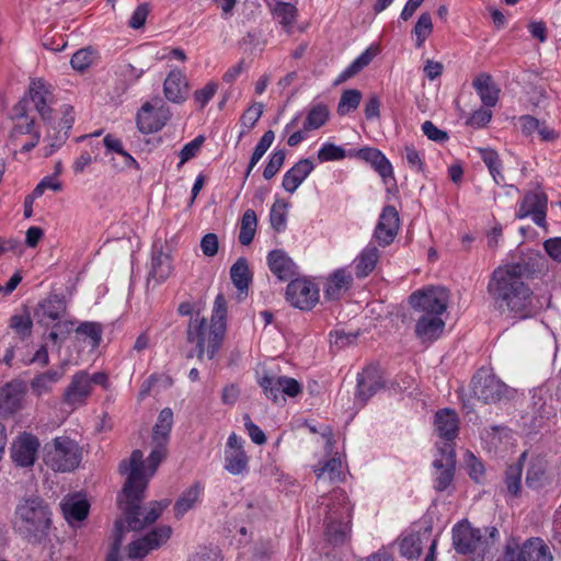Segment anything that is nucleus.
Returning <instances> with one entry per match:
<instances>
[{"instance_id":"19","label":"nucleus","mask_w":561,"mask_h":561,"mask_svg":"<svg viewBox=\"0 0 561 561\" xmlns=\"http://www.w3.org/2000/svg\"><path fill=\"white\" fill-rule=\"evenodd\" d=\"M25 396V385L20 380H12L0 388V414H13L22 409Z\"/></svg>"},{"instance_id":"46","label":"nucleus","mask_w":561,"mask_h":561,"mask_svg":"<svg viewBox=\"0 0 561 561\" xmlns=\"http://www.w3.org/2000/svg\"><path fill=\"white\" fill-rule=\"evenodd\" d=\"M329 118V110L323 104L312 106L306 116L304 131H310L322 127Z\"/></svg>"},{"instance_id":"52","label":"nucleus","mask_w":561,"mask_h":561,"mask_svg":"<svg viewBox=\"0 0 561 561\" xmlns=\"http://www.w3.org/2000/svg\"><path fill=\"white\" fill-rule=\"evenodd\" d=\"M433 32V22L430 13L424 12L419 16V20L413 28L416 36V47H421L426 38Z\"/></svg>"},{"instance_id":"26","label":"nucleus","mask_w":561,"mask_h":561,"mask_svg":"<svg viewBox=\"0 0 561 561\" xmlns=\"http://www.w3.org/2000/svg\"><path fill=\"white\" fill-rule=\"evenodd\" d=\"M271 272L280 280H288L295 275V263L283 250H273L267 255Z\"/></svg>"},{"instance_id":"3","label":"nucleus","mask_w":561,"mask_h":561,"mask_svg":"<svg viewBox=\"0 0 561 561\" xmlns=\"http://www.w3.org/2000/svg\"><path fill=\"white\" fill-rule=\"evenodd\" d=\"M227 306L224 295H217L214 301L210 321L196 314L190 320L187 327V342L195 344L197 358L213 359L221 346L226 332Z\"/></svg>"},{"instance_id":"2","label":"nucleus","mask_w":561,"mask_h":561,"mask_svg":"<svg viewBox=\"0 0 561 561\" xmlns=\"http://www.w3.org/2000/svg\"><path fill=\"white\" fill-rule=\"evenodd\" d=\"M527 274L528 265L525 263L506 264L493 271L488 293L501 312L526 319L543 309L545 304L535 297L525 280Z\"/></svg>"},{"instance_id":"1","label":"nucleus","mask_w":561,"mask_h":561,"mask_svg":"<svg viewBox=\"0 0 561 561\" xmlns=\"http://www.w3.org/2000/svg\"><path fill=\"white\" fill-rule=\"evenodd\" d=\"M168 455V444L152 442V449L146 460L141 450H134L128 459L119 463V472L126 476L122 492L117 497L123 517L130 529L138 531L153 524L169 506V501H152L141 506L150 478Z\"/></svg>"},{"instance_id":"14","label":"nucleus","mask_w":561,"mask_h":561,"mask_svg":"<svg viewBox=\"0 0 561 561\" xmlns=\"http://www.w3.org/2000/svg\"><path fill=\"white\" fill-rule=\"evenodd\" d=\"M171 527L160 526L154 528L145 537L133 541L128 546V557L130 559H142L149 551L159 548L170 538Z\"/></svg>"},{"instance_id":"48","label":"nucleus","mask_w":561,"mask_h":561,"mask_svg":"<svg viewBox=\"0 0 561 561\" xmlns=\"http://www.w3.org/2000/svg\"><path fill=\"white\" fill-rule=\"evenodd\" d=\"M273 15L288 31L296 21L297 8L288 2H277L273 9Z\"/></svg>"},{"instance_id":"44","label":"nucleus","mask_w":561,"mask_h":561,"mask_svg":"<svg viewBox=\"0 0 561 561\" xmlns=\"http://www.w3.org/2000/svg\"><path fill=\"white\" fill-rule=\"evenodd\" d=\"M199 494L201 486L198 484H194L184 491L174 504L175 517L181 518L186 512H188L198 501Z\"/></svg>"},{"instance_id":"43","label":"nucleus","mask_w":561,"mask_h":561,"mask_svg":"<svg viewBox=\"0 0 561 561\" xmlns=\"http://www.w3.org/2000/svg\"><path fill=\"white\" fill-rule=\"evenodd\" d=\"M171 270V260L168 254H164L161 251L153 254L150 271V276L152 278L157 282H163L170 276Z\"/></svg>"},{"instance_id":"10","label":"nucleus","mask_w":561,"mask_h":561,"mask_svg":"<svg viewBox=\"0 0 561 561\" xmlns=\"http://www.w3.org/2000/svg\"><path fill=\"white\" fill-rule=\"evenodd\" d=\"M259 385L266 398L274 402L285 401L284 396L295 398L302 392V386L296 379L265 373L259 378Z\"/></svg>"},{"instance_id":"21","label":"nucleus","mask_w":561,"mask_h":561,"mask_svg":"<svg viewBox=\"0 0 561 561\" xmlns=\"http://www.w3.org/2000/svg\"><path fill=\"white\" fill-rule=\"evenodd\" d=\"M163 93L168 101L181 104L183 103L188 93V82L185 75L179 70H171L163 82Z\"/></svg>"},{"instance_id":"23","label":"nucleus","mask_w":561,"mask_h":561,"mask_svg":"<svg viewBox=\"0 0 561 561\" xmlns=\"http://www.w3.org/2000/svg\"><path fill=\"white\" fill-rule=\"evenodd\" d=\"M65 312V301L57 295H54L38 304L35 309V317L38 323L48 325L50 322L59 320Z\"/></svg>"},{"instance_id":"40","label":"nucleus","mask_w":561,"mask_h":561,"mask_svg":"<svg viewBox=\"0 0 561 561\" xmlns=\"http://www.w3.org/2000/svg\"><path fill=\"white\" fill-rule=\"evenodd\" d=\"M257 226L256 214L253 209H248L244 211L241 220H240V231H239V242L242 245H249L255 236Z\"/></svg>"},{"instance_id":"61","label":"nucleus","mask_w":561,"mask_h":561,"mask_svg":"<svg viewBox=\"0 0 561 561\" xmlns=\"http://www.w3.org/2000/svg\"><path fill=\"white\" fill-rule=\"evenodd\" d=\"M204 141L205 137L199 135L182 148V150L180 151L181 160L179 163V168L196 156Z\"/></svg>"},{"instance_id":"33","label":"nucleus","mask_w":561,"mask_h":561,"mask_svg":"<svg viewBox=\"0 0 561 561\" xmlns=\"http://www.w3.org/2000/svg\"><path fill=\"white\" fill-rule=\"evenodd\" d=\"M380 253L376 245L369 243L354 260V270L357 277L363 278L370 274L379 260Z\"/></svg>"},{"instance_id":"41","label":"nucleus","mask_w":561,"mask_h":561,"mask_svg":"<svg viewBox=\"0 0 561 561\" xmlns=\"http://www.w3.org/2000/svg\"><path fill=\"white\" fill-rule=\"evenodd\" d=\"M479 153L483 162L486 164L490 174L492 175L494 182L500 185L504 181V175L502 174V161L496 151L490 148H479Z\"/></svg>"},{"instance_id":"30","label":"nucleus","mask_w":561,"mask_h":561,"mask_svg":"<svg viewBox=\"0 0 561 561\" xmlns=\"http://www.w3.org/2000/svg\"><path fill=\"white\" fill-rule=\"evenodd\" d=\"M458 423V416L453 410L443 409L435 415L436 432L446 440H453L457 436Z\"/></svg>"},{"instance_id":"27","label":"nucleus","mask_w":561,"mask_h":561,"mask_svg":"<svg viewBox=\"0 0 561 561\" xmlns=\"http://www.w3.org/2000/svg\"><path fill=\"white\" fill-rule=\"evenodd\" d=\"M444 327L440 316L421 314L415 324V333L422 341H433L442 334Z\"/></svg>"},{"instance_id":"63","label":"nucleus","mask_w":561,"mask_h":561,"mask_svg":"<svg viewBox=\"0 0 561 561\" xmlns=\"http://www.w3.org/2000/svg\"><path fill=\"white\" fill-rule=\"evenodd\" d=\"M524 558V545L520 548L518 542L512 539L506 543L504 553L499 561H525Z\"/></svg>"},{"instance_id":"12","label":"nucleus","mask_w":561,"mask_h":561,"mask_svg":"<svg viewBox=\"0 0 561 561\" xmlns=\"http://www.w3.org/2000/svg\"><path fill=\"white\" fill-rule=\"evenodd\" d=\"M548 197L541 191H531L525 194L519 203L516 217L519 219L531 217L537 226H543L547 216Z\"/></svg>"},{"instance_id":"55","label":"nucleus","mask_w":561,"mask_h":561,"mask_svg":"<svg viewBox=\"0 0 561 561\" xmlns=\"http://www.w3.org/2000/svg\"><path fill=\"white\" fill-rule=\"evenodd\" d=\"M422 546L417 536L411 535L404 537L400 542V553L402 557L413 560L421 556Z\"/></svg>"},{"instance_id":"54","label":"nucleus","mask_w":561,"mask_h":561,"mask_svg":"<svg viewBox=\"0 0 561 561\" xmlns=\"http://www.w3.org/2000/svg\"><path fill=\"white\" fill-rule=\"evenodd\" d=\"M76 332L89 337L92 347H98L102 341L103 329L98 322H83L77 328Z\"/></svg>"},{"instance_id":"64","label":"nucleus","mask_w":561,"mask_h":561,"mask_svg":"<svg viewBox=\"0 0 561 561\" xmlns=\"http://www.w3.org/2000/svg\"><path fill=\"white\" fill-rule=\"evenodd\" d=\"M217 83L213 81L208 82L203 89L196 90L194 92V101L199 105L201 108H204L205 105L213 99L217 92Z\"/></svg>"},{"instance_id":"56","label":"nucleus","mask_w":561,"mask_h":561,"mask_svg":"<svg viewBox=\"0 0 561 561\" xmlns=\"http://www.w3.org/2000/svg\"><path fill=\"white\" fill-rule=\"evenodd\" d=\"M286 220H287V210H286V204L279 201H276L270 213V221L272 227L276 231H282L286 227Z\"/></svg>"},{"instance_id":"28","label":"nucleus","mask_w":561,"mask_h":561,"mask_svg":"<svg viewBox=\"0 0 561 561\" xmlns=\"http://www.w3.org/2000/svg\"><path fill=\"white\" fill-rule=\"evenodd\" d=\"M357 156L369 162L371 167L378 172V174L383 179L385 183H388V180H393V169L389 160L381 153L378 149L375 148H363L359 149Z\"/></svg>"},{"instance_id":"45","label":"nucleus","mask_w":561,"mask_h":561,"mask_svg":"<svg viewBox=\"0 0 561 561\" xmlns=\"http://www.w3.org/2000/svg\"><path fill=\"white\" fill-rule=\"evenodd\" d=\"M274 139H275V133L273 130L265 131L264 135L261 137V139L256 144L254 151L252 153V157L250 159L248 169L244 174V181L249 178L253 168L257 164V162L262 159V157L265 154V152L272 146Z\"/></svg>"},{"instance_id":"35","label":"nucleus","mask_w":561,"mask_h":561,"mask_svg":"<svg viewBox=\"0 0 561 561\" xmlns=\"http://www.w3.org/2000/svg\"><path fill=\"white\" fill-rule=\"evenodd\" d=\"M225 469L233 474H243L249 469V457L244 449H225Z\"/></svg>"},{"instance_id":"36","label":"nucleus","mask_w":561,"mask_h":561,"mask_svg":"<svg viewBox=\"0 0 561 561\" xmlns=\"http://www.w3.org/2000/svg\"><path fill=\"white\" fill-rule=\"evenodd\" d=\"M173 425V412L170 408L163 409L152 431V442L169 444L170 432Z\"/></svg>"},{"instance_id":"49","label":"nucleus","mask_w":561,"mask_h":561,"mask_svg":"<svg viewBox=\"0 0 561 561\" xmlns=\"http://www.w3.org/2000/svg\"><path fill=\"white\" fill-rule=\"evenodd\" d=\"M68 139L67 130H56L55 127H50L47 130V134L44 138V141L47 142L45 147H43V156L49 157L56 150H58Z\"/></svg>"},{"instance_id":"22","label":"nucleus","mask_w":561,"mask_h":561,"mask_svg":"<svg viewBox=\"0 0 561 561\" xmlns=\"http://www.w3.org/2000/svg\"><path fill=\"white\" fill-rule=\"evenodd\" d=\"M103 145L106 150V154L116 153L123 158V161L117 162L115 157L110 159V163L116 171H124L127 169H139L138 162L130 156L123 147V142L119 138L108 134L103 138Z\"/></svg>"},{"instance_id":"8","label":"nucleus","mask_w":561,"mask_h":561,"mask_svg":"<svg viewBox=\"0 0 561 561\" xmlns=\"http://www.w3.org/2000/svg\"><path fill=\"white\" fill-rule=\"evenodd\" d=\"M453 545L460 554L478 552L484 558L489 541L483 539L481 529L471 527L468 522H461L453 529Z\"/></svg>"},{"instance_id":"6","label":"nucleus","mask_w":561,"mask_h":561,"mask_svg":"<svg viewBox=\"0 0 561 561\" xmlns=\"http://www.w3.org/2000/svg\"><path fill=\"white\" fill-rule=\"evenodd\" d=\"M44 461L54 471L69 472L81 461L78 445L68 437H56L44 447Z\"/></svg>"},{"instance_id":"57","label":"nucleus","mask_w":561,"mask_h":561,"mask_svg":"<svg viewBox=\"0 0 561 561\" xmlns=\"http://www.w3.org/2000/svg\"><path fill=\"white\" fill-rule=\"evenodd\" d=\"M32 320L30 316L14 314L10 319V328L22 339H26L32 333Z\"/></svg>"},{"instance_id":"37","label":"nucleus","mask_w":561,"mask_h":561,"mask_svg":"<svg viewBox=\"0 0 561 561\" xmlns=\"http://www.w3.org/2000/svg\"><path fill=\"white\" fill-rule=\"evenodd\" d=\"M524 557L525 561H553L548 546L539 538L524 542Z\"/></svg>"},{"instance_id":"4","label":"nucleus","mask_w":561,"mask_h":561,"mask_svg":"<svg viewBox=\"0 0 561 561\" xmlns=\"http://www.w3.org/2000/svg\"><path fill=\"white\" fill-rule=\"evenodd\" d=\"M51 526V513L39 496L23 499L15 507L13 529L30 543H42Z\"/></svg>"},{"instance_id":"32","label":"nucleus","mask_w":561,"mask_h":561,"mask_svg":"<svg viewBox=\"0 0 561 561\" xmlns=\"http://www.w3.org/2000/svg\"><path fill=\"white\" fill-rule=\"evenodd\" d=\"M353 277L345 270L335 271L327 280L324 295L330 300H337L348 290Z\"/></svg>"},{"instance_id":"11","label":"nucleus","mask_w":561,"mask_h":561,"mask_svg":"<svg viewBox=\"0 0 561 561\" xmlns=\"http://www.w3.org/2000/svg\"><path fill=\"white\" fill-rule=\"evenodd\" d=\"M286 298L295 308L310 310L319 301V289L312 282L297 278L287 285Z\"/></svg>"},{"instance_id":"34","label":"nucleus","mask_w":561,"mask_h":561,"mask_svg":"<svg viewBox=\"0 0 561 561\" xmlns=\"http://www.w3.org/2000/svg\"><path fill=\"white\" fill-rule=\"evenodd\" d=\"M230 277L240 294H247L252 280V273L247 259L239 257L230 268Z\"/></svg>"},{"instance_id":"31","label":"nucleus","mask_w":561,"mask_h":561,"mask_svg":"<svg viewBox=\"0 0 561 561\" xmlns=\"http://www.w3.org/2000/svg\"><path fill=\"white\" fill-rule=\"evenodd\" d=\"M472 85L484 106L493 107L496 105L500 90L496 88L490 75H479L473 80Z\"/></svg>"},{"instance_id":"9","label":"nucleus","mask_w":561,"mask_h":561,"mask_svg":"<svg viewBox=\"0 0 561 561\" xmlns=\"http://www.w3.org/2000/svg\"><path fill=\"white\" fill-rule=\"evenodd\" d=\"M409 300L421 314L442 316L447 309L448 291L443 287H428L413 293Z\"/></svg>"},{"instance_id":"17","label":"nucleus","mask_w":561,"mask_h":561,"mask_svg":"<svg viewBox=\"0 0 561 561\" xmlns=\"http://www.w3.org/2000/svg\"><path fill=\"white\" fill-rule=\"evenodd\" d=\"M399 214L393 206L383 207L377 226L374 231V238L379 245L386 247L392 243L399 230Z\"/></svg>"},{"instance_id":"39","label":"nucleus","mask_w":561,"mask_h":561,"mask_svg":"<svg viewBox=\"0 0 561 561\" xmlns=\"http://www.w3.org/2000/svg\"><path fill=\"white\" fill-rule=\"evenodd\" d=\"M314 473L318 480L329 482L342 481V461L340 458H331L327 460L322 466L314 469Z\"/></svg>"},{"instance_id":"18","label":"nucleus","mask_w":561,"mask_h":561,"mask_svg":"<svg viewBox=\"0 0 561 561\" xmlns=\"http://www.w3.org/2000/svg\"><path fill=\"white\" fill-rule=\"evenodd\" d=\"M383 386L381 370L378 366L370 365L357 377L356 399L364 405Z\"/></svg>"},{"instance_id":"16","label":"nucleus","mask_w":561,"mask_h":561,"mask_svg":"<svg viewBox=\"0 0 561 561\" xmlns=\"http://www.w3.org/2000/svg\"><path fill=\"white\" fill-rule=\"evenodd\" d=\"M27 96L34 104L42 119L45 122L50 121V104L54 102L51 85L43 79H34L30 83Z\"/></svg>"},{"instance_id":"13","label":"nucleus","mask_w":561,"mask_h":561,"mask_svg":"<svg viewBox=\"0 0 561 561\" xmlns=\"http://www.w3.org/2000/svg\"><path fill=\"white\" fill-rule=\"evenodd\" d=\"M38 438L27 432L19 435L11 445V458L16 466L31 467L34 465L39 448Z\"/></svg>"},{"instance_id":"24","label":"nucleus","mask_w":561,"mask_h":561,"mask_svg":"<svg viewBox=\"0 0 561 561\" xmlns=\"http://www.w3.org/2000/svg\"><path fill=\"white\" fill-rule=\"evenodd\" d=\"M313 169L314 165L310 159L299 160L284 174L282 183L283 188L290 194L295 193Z\"/></svg>"},{"instance_id":"38","label":"nucleus","mask_w":561,"mask_h":561,"mask_svg":"<svg viewBox=\"0 0 561 561\" xmlns=\"http://www.w3.org/2000/svg\"><path fill=\"white\" fill-rule=\"evenodd\" d=\"M375 56L376 51L373 50L371 47L367 48L339 75V77L335 80V84H341L346 80L351 79L352 77H354L355 75H357L371 62Z\"/></svg>"},{"instance_id":"60","label":"nucleus","mask_w":561,"mask_h":561,"mask_svg":"<svg viewBox=\"0 0 561 561\" xmlns=\"http://www.w3.org/2000/svg\"><path fill=\"white\" fill-rule=\"evenodd\" d=\"M36 131L34 129V119L26 118L22 121H16L14 127L11 130L10 138L14 146H18L20 138L24 135L32 136V133Z\"/></svg>"},{"instance_id":"15","label":"nucleus","mask_w":561,"mask_h":561,"mask_svg":"<svg viewBox=\"0 0 561 561\" xmlns=\"http://www.w3.org/2000/svg\"><path fill=\"white\" fill-rule=\"evenodd\" d=\"M170 118V112L167 107H153L150 103H145L137 114L138 129L144 134H151L161 130Z\"/></svg>"},{"instance_id":"62","label":"nucleus","mask_w":561,"mask_h":561,"mask_svg":"<svg viewBox=\"0 0 561 561\" xmlns=\"http://www.w3.org/2000/svg\"><path fill=\"white\" fill-rule=\"evenodd\" d=\"M92 62H93L92 51L87 48L79 49L78 51H76L72 55L71 60H70L72 68L78 71L85 70L88 67L91 66Z\"/></svg>"},{"instance_id":"59","label":"nucleus","mask_w":561,"mask_h":561,"mask_svg":"<svg viewBox=\"0 0 561 561\" xmlns=\"http://www.w3.org/2000/svg\"><path fill=\"white\" fill-rule=\"evenodd\" d=\"M346 156L345 150L334 144H324L318 151V159L321 162L342 160Z\"/></svg>"},{"instance_id":"5","label":"nucleus","mask_w":561,"mask_h":561,"mask_svg":"<svg viewBox=\"0 0 561 561\" xmlns=\"http://www.w3.org/2000/svg\"><path fill=\"white\" fill-rule=\"evenodd\" d=\"M324 505V535L332 545H343L351 537L353 506L343 490H334L321 502Z\"/></svg>"},{"instance_id":"51","label":"nucleus","mask_w":561,"mask_h":561,"mask_svg":"<svg viewBox=\"0 0 561 561\" xmlns=\"http://www.w3.org/2000/svg\"><path fill=\"white\" fill-rule=\"evenodd\" d=\"M127 530L131 529L128 527L125 518L115 522V535L105 561H119V549L122 546L123 536Z\"/></svg>"},{"instance_id":"53","label":"nucleus","mask_w":561,"mask_h":561,"mask_svg":"<svg viewBox=\"0 0 561 561\" xmlns=\"http://www.w3.org/2000/svg\"><path fill=\"white\" fill-rule=\"evenodd\" d=\"M523 467L520 461L508 466L505 473V484L507 491L512 495H517L520 491V479H522Z\"/></svg>"},{"instance_id":"42","label":"nucleus","mask_w":561,"mask_h":561,"mask_svg":"<svg viewBox=\"0 0 561 561\" xmlns=\"http://www.w3.org/2000/svg\"><path fill=\"white\" fill-rule=\"evenodd\" d=\"M61 378V374L56 370H48L44 374L36 376L31 381V389L34 394L43 396L49 392L53 386Z\"/></svg>"},{"instance_id":"7","label":"nucleus","mask_w":561,"mask_h":561,"mask_svg":"<svg viewBox=\"0 0 561 561\" xmlns=\"http://www.w3.org/2000/svg\"><path fill=\"white\" fill-rule=\"evenodd\" d=\"M471 391L477 400L485 404L496 403L510 394V388L485 368L479 369L473 376Z\"/></svg>"},{"instance_id":"29","label":"nucleus","mask_w":561,"mask_h":561,"mask_svg":"<svg viewBox=\"0 0 561 561\" xmlns=\"http://www.w3.org/2000/svg\"><path fill=\"white\" fill-rule=\"evenodd\" d=\"M434 467L437 470L434 488L437 491H444L450 485L454 478L455 460L453 451L449 450L443 454L442 458L435 459Z\"/></svg>"},{"instance_id":"50","label":"nucleus","mask_w":561,"mask_h":561,"mask_svg":"<svg viewBox=\"0 0 561 561\" xmlns=\"http://www.w3.org/2000/svg\"><path fill=\"white\" fill-rule=\"evenodd\" d=\"M362 100V93L358 90L350 89L345 90L340 99L337 105V113L340 115H346L353 111H355Z\"/></svg>"},{"instance_id":"47","label":"nucleus","mask_w":561,"mask_h":561,"mask_svg":"<svg viewBox=\"0 0 561 561\" xmlns=\"http://www.w3.org/2000/svg\"><path fill=\"white\" fill-rule=\"evenodd\" d=\"M264 111V105L260 102L249 106L240 117L241 131L239 134V140L251 130L261 118Z\"/></svg>"},{"instance_id":"20","label":"nucleus","mask_w":561,"mask_h":561,"mask_svg":"<svg viewBox=\"0 0 561 561\" xmlns=\"http://www.w3.org/2000/svg\"><path fill=\"white\" fill-rule=\"evenodd\" d=\"M92 392L90 375L85 371L77 373L67 387L64 400L71 407L83 404Z\"/></svg>"},{"instance_id":"58","label":"nucleus","mask_w":561,"mask_h":561,"mask_svg":"<svg viewBox=\"0 0 561 561\" xmlns=\"http://www.w3.org/2000/svg\"><path fill=\"white\" fill-rule=\"evenodd\" d=\"M286 152L284 149L275 150L264 168L263 176L265 180L273 179L284 164Z\"/></svg>"},{"instance_id":"25","label":"nucleus","mask_w":561,"mask_h":561,"mask_svg":"<svg viewBox=\"0 0 561 561\" xmlns=\"http://www.w3.org/2000/svg\"><path fill=\"white\" fill-rule=\"evenodd\" d=\"M61 512L69 524L81 522L87 518L90 505L88 501L79 494L66 496L60 503Z\"/></svg>"}]
</instances>
